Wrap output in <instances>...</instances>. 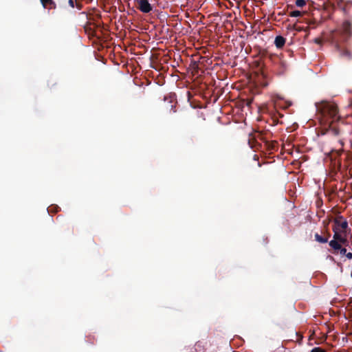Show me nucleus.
<instances>
[{"label":"nucleus","instance_id":"obj_5","mask_svg":"<svg viewBox=\"0 0 352 352\" xmlns=\"http://www.w3.org/2000/svg\"><path fill=\"white\" fill-rule=\"evenodd\" d=\"M334 248H329V251L334 255H340L341 256H345L347 252L346 247L347 245H339L334 243Z\"/></svg>","mask_w":352,"mask_h":352},{"label":"nucleus","instance_id":"obj_1","mask_svg":"<svg viewBox=\"0 0 352 352\" xmlns=\"http://www.w3.org/2000/svg\"><path fill=\"white\" fill-rule=\"evenodd\" d=\"M338 35L341 37L340 38V41H346L352 36V24L349 20L344 21L342 27L339 30L333 32V37L335 40H336ZM338 41L339 39H338L337 41Z\"/></svg>","mask_w":352,"mask_h":352},{"label":"nucleus","instance_id":"obj_7","mask_svg":"<svg viewBox=\"0 0 352 352\" xmlns=\"http://www.w3.org/2000/svg\"><path fill=\"white\" fill-rule=\"evenodd\" d=\"M138 4V8L143 13H148L153 10L148 0H139Z\"/></svg>","mask_w":352,"mask_h":352},{"label":"nucleus","instance_id":"obj_18","mask_svg":"<svg viewBox=\"0 0 352 352\" xmlns=\"http://www.w3.org/2000/svg\"><path fill=\"white\" fill-rule=\"evenodd\" d=\"M276 144V142L271 143L270 145L269 146V149L274 150L275 149V145L274 144Z\"/></svg>","mask_w":352,"mask_h":352},{"label":"nucleus","instance_id":"obj_21","mask_svg":"<svg viewBox=\"0 0 352 352\" xmlns=\"http://www.w3.org/2000/svg\"><path fill=\"white\" fill-rule=\"evenodd\" d=\"M315 42H316V43L320 44V43H321V41H320V38H316V39H315Z\"/></svg>","mask_w":352,"mask_h":352},{"label":"nucleus","instance_id":"obj_12","mask_svg":"<svg viewBox=\"0 0 352 352\" xmlns=\"http://www.w3.org/2000/svg\"><path fill=\"white\" fill-rule=\"evenodd\" d=\"M302 15V12L299 10H294L289 13L291 17H298Z\"/></svg>","mask_w":352,"mask_h":352},{"label":"nucleus","instance_id":"obj_11","mask_svg":"<svg viewBox=\"0 0 352 352\" xmlns=\"http://www.w3.org/2000/svg\"><path fill=\"white\" fill-rule=\"evenodd\" d=\"M248 144L252 148H258L259 144L256 142L254 137H250L248 140Z\"/></svg>","mask_w":352,"mask_h":352},{"label":"nucleus","instance_id":"obj_20","mask_svg":"<svg viewBox=\"0 0 352 352\" xmlns=\"http://www.w3.org/2000/svg\"><path fill=\"white\" fill-rule=\"evenodd\" d=\"M201 342L198 341L195 344L196 347H197V348L201 346Z\"/></svg>","mask_w":352,"mask_h":352},{"label":"nucleus","instance_id":"obj_6","mask_svg":"<svg viewBox=\"0 0 352 352\" xmlns=\"http://www.w3.org/2000/svg\"><path fill=\"white\" fill-rule=\"evenodd\" d=\"M68 3V5L74 8V7H76L78 10H80L82 9V5L80 2H77L76 0H59L58 4L60 8H64L66 3Z\"/></svg>","mask_w":352,"mask_h":352},{"label":"nucleus","instance_id":"obj_13","mask_svg":"<svg viewBox=\"0 0 352 352\" xmlns=\"http://www.w3.org/2000/svg\"><path fill=\"white\" fill-rule=\"evenodd\" d=\"M307 3L305 0H296L295 4L298 8H303Z\"/></svg>","mask_w":352,"mask_h":352},{"label":"nucleus","instance_id":"obj_3","mask_svg":"<svg viewBox=\"0 0 352 352\" xmlns=\"http://www.w3.org/2000/svg\"><path fill=\"white\" fill-rule=\"evenodd\" d=\"M332 230H336L347 233L350 232L351 229L349 228L348 221L344 217L339 215L335 217L333 220Z\"/></svg>","mask_w":352,"mask_h":352},{"label":"nucleus","instance_id":"obj_14","mask_svg":"<svg viewBox=\"0 0 352 352\" xmlns=\"http://www.w3.org/2000/svg\"><path fill=\"white\" fill-rule=\"evenodd\" d=\"M310 352H327V351L321 347L316 346L313 348Z\"/></svg>","mask_w":352,"mask_h":352},{"label":"nucleus","instance_id":"obj_17","mask_svg":"<svg viewBox=\"0 0 352 352\" xmlns=\"http://www.w3.org/2000/svg\"><path fill=\"white\" fill-rule=\"evenodd\" d=\"M342 56H348V57H351V54H350V52L347 50H344L342 54Z\"/></svg>","mask_w":352,"mask_h":352},{"label":"nucleus","instance_id":"obj_10","mask_svg":"<svg viewBox=\"0 0 352 352\" xmlns=\"http://www.w3.org/2000/svg\"><path fill=\"white\" fill-rule=\"evenodd\" d=\"M330 234H328V237H323L321 235H320L318 233H316L314 236L316 241L321 243H325L328 242L329 237L330 236Z\"/></svg>","mask_w":352,"mask_h":352},{"label":"nucleus","instance_id":"obj_15","mask_svg":"<svg viewBox=\"0 0 352 352\" xmlns=\"http://www.w3.org/2000/svg\"><path fill=\"white\" fill-rule=\"evenodd\" d=\"M58 211V206H50L49 208V212H57Z\"/></svg>","mask_w":352,"mask_h":352},{"label":"nucleus","instance_id":"obj_2","mask_svg":"<svg viewBox=\"0 0 352 352\" xmlns=\"http://www.w3.org/2000/svg\"><path fill=\"white\" fill-rule=\"evenodd\" d=\"M321 111L324 115L329 116L333 121L339 119L338 106L335 103L322 102L321 104Z\"/></svg>","mask_w":352,"mask_h":352},{"label":"nucleus","instance_id":"obj_9","mask_svg":"<svg viewBox=\"0 0 352 352\" xmlns=\"http://www.w3.org/2000/svg\"><path fill=\"white\" fill-rule=\"evenodd\" d=\"M286 39L282 36H277L274 40V44L278 49L282 48L285 44Z\"/></svg>","mask_w":352,"mask_h":352},{"label":"nucleus","instance_id":"obj_8","mask_svg":"<svg viewBox=\"0 0 352 352\" xmlns=\"http://www.w3.org/2000/svg\"><path fill=\"white\" fill-rule=\"evenodd\" d=\"M42 6L48 10H55L56 8V4L54 0H40Z\"/></svg>","mask_w":352,"mask_h":352},{"label":"nucleus","instance_id":"obj_19","mask_svg":"<svg viewBox=\"0 0 352 352\" xmlns=\"http://www.w3.org/2000/svg\"><path fill=\"white\" fill-rule=\"evenodd\" d=\"M170 110H173V111L174 113H175V112H176L175 105H173V104H170Z\"/></svg>","mask_w":352,"mask_h":352},{"label":"nucleus","instance_id":"obj_16","mask_svg":"<svg viewBox=\"0 0 352 352\" xmlns=\"http://www.w3.org/2000/svg\"><path fill=\"white\" fill-rule=\"evenodd\" d=\"M345 257L349 259V260H351L352 259V252H346V254L345 255Z\"/></svg>","mask_w":352,"mask_h":352},{"label":"nucleus","instance_id":"obj_4","mask_svg":"<svg viewBox=\"0 0 352 352\" xmlns=\"http://www.w3.org/2000/svg\"><path fill=\"white\" fill-rule=\"evenodd\" d=\"M333 239L329 241V245L330 248H334V243L339 245H349V241L347 239V233L333 230Z\"/></svg>","mask_w":352,"mask_h":352}]
</instances>
